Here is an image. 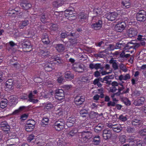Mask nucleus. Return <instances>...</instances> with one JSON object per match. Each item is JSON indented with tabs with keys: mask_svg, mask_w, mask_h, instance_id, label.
<instances>
[{
	"mask_svg": "<svg viewBox=\"0 0 146 146\" xmlns=\"http://www.w3.org/2000/svg\"><path fill=\"white\" fill-rule=\"evenodd\" d=\"M34 27L37 31L38 30L41 31L42 29V25L40 24V23L36 24Z\"/></svg>",
	"mask_w": 146,
	"mask_h": 146,
	"instance_id": "3c124183",
	"label": "nucleus"
},
{
	"mask_svg": "<svg viewBox=\"0 0 146 146\" xmlns=\"http://www.w3.org/2000/svg\"><path fill=\"white\" fill-rule=\"evenodd\" d=\"M102 135L104 139L107 140L110 138L111 137L112 133L111 130L106 129L103 130Z\"/></svg>",
	"mask_w": 146,
	"mask_h": 146,
	"instance_id": "9b49d317",
	"label": "nucleus"
},
{
	"mask_svg": "<svg viewBox=\"0 0 146 146\" xmlns=\"http://www.w3.org/2000/svg\"><path fill=\"white\" fill-rule=\"evenodd\" d=\"M118 15L116 12H110L106 14V18L108 20L113 21L115 20Z\"/></svg>",
	"mask_w": 146,
	"mask_h": 146,
	"instance_id": "dca6fc26",
	"label": "nucleus"
},
{
	"mask_svg": "<svg viewBox=\"0 0 146 146\" xmlns=\"http://www.w3.org/2000/svg\"><path fill=\"white\" fill-rule=\"evenodd\" d=\"M44 108L47 110H50L54 106L53 104L51 102H47L43 104Z\"/></svg>",
	"mask_w": 146,
	"mask_h": 146,
	"instance_id": "c756f323",
	"label": "nucleus"
},
{
	"mask_svg": "<svg viewBox=\"0 0 146 146\" xmlns=\"http://www.w3.org/2000/svg\"><path fill=\"white\" fill-rule=\"evenodd\" d=\"M76 120V117L74 116H71L67 119L66 124L68 125H69L70 123L71 124L70 126H72L75 123Z\"/></svg>",
	"mask_w": 146,
	"mask_h": 146,
	"instance_id": "393cba45",
	"label": "nucleus"
},
{
	"mask_svg": "<svg viewBox=\"0 0 146 146\" xmlns=\"http://www.w3.org/2000/svg\"><path fill=\"white\" fill-rule=\"evenodd\" d=\"M73 69L75 71L79 73H82L83 71V68L81 65H79L77 66H75L74 65L73 66Z\"/></svg>",
	"mask_w": 146,
	"mask_h": 146,
	"instance_id": "c9c22d12",
	"label": "nucleus"
},
{
	"mask_svg": "<svg viewBox=\"0 0 146 146\" xmlns=\"http://www.w3.org/2000/svg\"><path fill=\"white\" fill-rule=\"evenodd\" d=\"M123 46V44L117 42L116 44L115 45V49H120Z\"/></svg>",
	"mask_w": 146,
	"mask_h": 146,
	"instance_id": "680f3d73",
	"label": "nucleus"
},
{
	"mask_svg": "<svg viewBox=\"0 0 146 146\" xmlns=\"http://www.w3.org/2000/svg\"><path fill=\"white\" fill-rule=\"evenodd\" d=\"M26 124L29 125L35 126V122L33 119H29L27 121Z\"/></svg>",
	"mask_w": 146,
	"mask_h": 146,
	"instance_id": "8fccbe9b",
	"label": "nucleus"
},
{
	"mask_svg": "<svg viewBox=\"0 0 146 146\" xmlns=\"http://www.w3.org/2000/svg\"><path fill=\"white\" fill-rule=\"evenodd\" d=\"M101 64L100 63H97L95 64V69L96 70H98L99 68L102 69L103 67H101Z\"/></svg>",
	"mask_w": 146,
	"mask_h": 146,
	"instance_id": "e2e57ef3",
	"label": "nucleus"
},
{
	"mask_svg": "<svg viewBox=\"0 0 146 146\" xmlns=\"http://www.w3.org/2000/svg\"><path fill=\"white\" fill-rule=\"evenodd\" d=\"M33 95L32 94V93L31 91L28 95L29 101L35 104L38 102V100L37 99L33 98Z\"/></svg>",
	"mask_w": 146,
	"mask_h": 146,
	"instance_id": "e433bc0d",
	"label": "nucleus"
},
{
	"mask_svg": "<svg viewBox=\"0 0 146 146\" xmlns=\"http://www.w3.org/2000/svg\"><path fill=\"white\" fill-rule=\"evenodd\" d=\"M6 76L4 72L2 71H0V82H2L6 79Z\"/></svg>",
	"mask_w": 146,
	"mask_h": 146,
	"instance_id": "de8ad7c7",
	"label": "nucleus"
},
{
	"mask_svg": "<svg viewBox=\"0 0 146 146\" xmlns=\"http://www.w3.org/2000/svg\"><path fill=\"white\" fill-rule=\"evenodd\" d=\"M132 123V125L139 127L142 126L143 122L141 120L135 119L133 121Z\"/></svg>",
	"mask_w": 146,
	"mask_h": 146,
	"instance_id": "c85d7f7f",
	"label": "nucleus"
},
{
	"mask_svg": "<svg viewBox=\"0 0 146 146\" xmlns=\"http://www.w3.org/2000/svg\"><path fill=\"white\" fill-rule=\"evenodd\" d=\"M82 82H89V78L88 77H83L81 79Z\"/></svg>",
	"mask_w": 146,
	"mask_h": 146,
	"instance_id": "0e129e2a",
	"label": "nucleus"
},
{
	"mask_svg": "<svg viewBox=\"0 0 146 146\" xmlns=\"http://www.w3.org/2000/svg\"><path fill=\"white\" fill-rule=\"evenodd\" d=\"M139 133L141 136L146 135V128L141 130L139 132Z\"/></svg>",
	"mask_w": 146,
	"mask_h": 146,
	"instance_id": "4d7b16f0",
	"label": "nucleus"
},
{
	"mask_svg": "<svg viewBox=\"0 0 146 146\" xmlns=\"http://www.w3.org/2000/svg\"><path fill=\"white\" fill-rule=\"evenodd\" d=\"M123 8H128L130 6V3H127L122 4Z\"/></svg>",
	"mask_w": 146,
	"mask_h": 146,
	"instance_id": "338daca9",
	"label": "nucleus"
},
{
	"mask_svg": "<svg viewBox=\"0 0 146 146\" xmlns=\"http://www.w3.org/2000/svg\"><path fill=\"white\" fill-rule=\"evenodd\" d=\"M55 96L58 100L62 99L64 97V91L62 89H58L55 91Z\"/></svg>",
	"mask_w": 146,
	"mask_h": 146,
	"instance_id": "6e6552de",
	"label": "nucleus"
},
{
	"mask_svg": "<svg viewBox=\"0 0 146 146\" xmlns=\"http://www.w3.org/2000/svg\"><path fill=\"white\" fill-rule=\"evenodd\" d=\"M139 46V45L138 44H133L129 42L125 46V48L127 49H130L133 48L136 50Z\"/></svg>",
	"mask_w": 146,
	"mask_h": 146,
	"instance_id": "4be33fe9",
	"label": "nucleus"
},
{
	"mask_svg": "<svg viewBox=\"0 0 146 146\" xmlns=\"http://www.w3.org/2000/svg\"><path fill=\"white\" fill-rule=\"evenodd\" d=\"M34 127L35 126L34 125H29L26 124L25 126V129L27 131L30 132L33 130Z\"/></svg>",
	"mask_w": 146,
	"mask_h": 146,
	"instance_id": "49530a36",
	"label": "nucleus"
},
{
	"mask_svg": "<svg viewBox=\"0 0 146 146\" xmlns=\"http://www.w3.org/2000/svg\"><path fill=\"white\" fill-rule=\"evenodd\" d=\"M104 126L101 123L98 124L97 126L95 127L94 128V131L97 133L99 131H101L103 127Z\"/></svg>",
	"mask_w": 146,
	"mask_h": 146,
	"instance_id": "37998d69",
	"label": "nucleus"
},
{
	"mask_svg": "<svg viewBox=\"0 0 146 146\" xmlns=\"http://www.w3.org/2000/svg\"><path fill=\"white\" fill-rule=\"evenodd\" d=\"M127 33L129 37L132 38L137 35V31L135 29L131 28L128 30Z\"/></svg>",
	"mask_w": 146,
	"mask_h": 146,
	"instance_id": "f3484780",
	"label": "nucleus"
},
{
	"mask_svg": "<svg viewBox=\"0 0 146 146\" xmlns=\"http://www.w3.org/2000/svg\"><path fill=\"white\" fill-rule=\"evenodd\" d=\"M88 17V15L84 12H82L80 13L78 17L79 21L82 22H85V20L87 19Z\"/></svg>",
	"mask_w": 146,
	"mask_h": 146,
	"instance_id": "412c9836",
	"label": "nucleus"
},
{
	"mask_svg": "<svg viewBox=\"0 0 146 146\" xmlns=\"http://www.w3.org/2000/svg\"><path fill=\"white\" fill-rule=\"evenodd\" d=\"M128 49H127L125 48V46L124 48V50L120 54V56L121 58H125V52H129V51L128 50Z\"/></svg>",
	"mask_w": 146,
	"mask_h": 146,
	"instance_id": "09e8293b",
	"label": "nucleus"
},
{
	"mask_svg": "<svg viewBox=\"0 0 146 146\" xmlns=\"http://www.w3.org/2000/svg\"><path fill=\"white\" fill-rule=\"evenodd\" d=\"M51 15V14H50L49 12L46 13H42L40 16L41 21L44 24L48 22L50 19L52 17Z\"/></svg>",
	"mask_w": 146,
	"mask_h": 146,
	"instance_id": "20e7f679",
	"label": "nucleus"
},
{
	"mask_svg": "<svg viewBox=\"0 0 146 146\" xmlns=\"http://www.w3.org/2000/svg\"><path fill=\"white\" fill-rule=\"evenodd\" d=\"M110 89L109 91L112 93H114L117 90V89L116 87H110Z\"/></svg>",
	"mask_w": 146,
	"mask_h": 146,
	"instance_id": "774afa93",
	"label": "nucleus"
},
{
	"mask_svg": "<svg viewBox=\"0 0 146 146\" xmlns=\"http://www.w3.org/2000/svg\"><path fill=\"white\" fill-rule=\"evenodd\" d=\"M50 29L51 30L53 31H56L58 29V25L57 24H54L50 27Z\"/></svg>",
	"mask_w": 146,
	"mask_h": 146,
	"instance_id": "bf43d9fd",
	"label": "nucleus"
},
{
	"mask_svg": "<svg viewBox=\"0 0 146 146\" xmlns=\"http://www.w3.org/2000/svg\"><path fill=\"white\" fill-rule=\"evenodd\" d=\"M65 77L66 79L71 80L74 78V76L70 71H67L65 73Z\"/></svg>",
	"mask_w": 146,
	"mask_h": 146,
	"instance_id": "72a5a7b5",
	"label": "nucleus"
},
{
	"mask_svg": "<svg viewBox=\"0 0 146 146\" xmlns=\"http://www.w3.org/2000/svg\"><path fill=\"white\" fill-rule=\"evenodd\" d=\"M29 24V21L27 20L22 21L20 22L19 27L20 29H23Z\"/></svg>",
	"mask_w": 146,
	"mask_h": 146,
	"instance_id": "a878e982",
	"label": "nucleus"
},
{
	"mask_svg": "<svg viewBox=\"0 0 146 146\" xmlns=\"http://www.w3.org/2000/svg\"><path fill=\"white\" fill-rule=\"evenodd\" d=\"M50 62L55 64H60L61 63L62 60L60 58L58 55L51 56Z\"/></svg>",
	"mask_w": 146,
	"mask_h": 146,
	"instance_id": "a211bd4d",
	"label": "nucleus"
},
{
	"mask_svg": "<svg viewBox=\"0 0 146 146\" xmlns=\"http://www.w3.org/2000/svg\"><path fill=\"white\" fill-rule=\"evenodd\" d=\"M137 146H145V142L143 140H140L136 143Z\"/></svg>",
	"mask_w": 146,
	"mask_h": 146,
	"instance_id": "603ef678",
	"label": "nucleus"
},
{
	"mask_svg": "<svg viewBox=\"0 0 146 146\" xmlns=\"http://www.w3.org/2000/svg\"><path fill=\"white\" fill-rule=\"evenodd\" d=\"M114 132L117 133L120 132L121 129V125L119 124L113 125V129H112Z\"/></svg>",
	"mask_w": 146,
	"mask_h": 146,
	"instance_id": "4c0bfd02",
	"label": "nucleus"
},
{
	"mask_svg": "<svg viewBox=\"0 0 146 146\" xmlns=\"http://www.w3.org/2000/svg\"><path fill=\"white\" fill-rule=\"evenodd\" d=\"M126 25L123 20L119 21L115 25V30L118 32H121L125 29Z\"/></svg>",
	"mask_w": 146,
	"mask_h": 146,
	"instance_id": "39448f33",
	"label": "nucleus"
},
{
	"mask_svg": "<svg viewBox=\"0 0 146 146\" xmlns=\"http://www.w3.org/2000/svg\"><path fill=\"white\" fill-rule=\"evenodd\" d=\"M13 80L12 79H8L5 83V87L7 88H11L13 86Z\"/></svg>",
	"mask_w": 146,
	"mask_h": 146,
	"instance_id": "ea45409f",
	"label": "nucleus"
},
{
	"mask_svg": "<svg viewBox=\"0 0 146 146\" xmlns=\"http://www.w3.org/2000/svg\"><path fill=\"white\" fill-rule=\"evenodd\" d=\"M23 50L25 52H30L32 50V46L31 43L28 41H26L22 43Z\"/></svg>",
	"mask_w": 146,
	"mask_h": 146,
	"instance_id": "0eeeda50",
	"label": "nucleus"
},
{
	"mask_svg": "<svg viewBox=\"0 0 146 146\" xmlns=\"http://www.w3.org/2000/svg\"><path fill=\"white\" fill-rule=\"evenodd\" d=\"M85 101V97L83 96H77L74 99V102L77 106L81 105Z\"/></svg>",
	"mask_w": 146,
	"mask_h": 146,
	"instance_id": "9d476101",
	"label": "nucleus"
},
{
	"mask_svg": "<svg viewBox=\"0 0 146 146\" xmlns=\"http://www.w3.org/2000/svg\"><path fill=\"white\" fill-rule=\"evenodd\" d=\"M74 11V9L73 7H69L64 11V16L67 19H70V17L75 16Z\"/></svg>",
	"mask_w": 146,
	"mask_h": 146,
	"instance_id": "423d86ee",
	"label": "nucleus"
},
{
	"mask_svg": "<svg viewBox=\"0 0 146 146\" xmlns=\"http://www.w3.org/2000/svg\"><path fill=\"white\" fill-rule=\"evenodd\" d=\"M46 76H47L46 75L44 72L43 71L38 72L37 73H36L35 74L34 76V80L35 82L36 78H38L42 80H44L47 78L46 77Z\"/></svg>",
	"mask_w": 146,
	"mask_h": 146,
	"instance_id": "2eb2a0df",
	"label": "nucleus"
},
{
	"mask_svg": "<svg viewBox=\"0 0 146 146\" xmlns=\"http://www.w3.org/2000/svg\"><path fill=\"white\" fill-rule=\"evenodd\" d=\"M0 128L4 131H9L10 127L6 121L2 122L0 124Z\"/></svg>",
	"mask_w": 146,
	"mask_h": 146,
	"instance_id": "f8f14e48",
	"label": "nucleus"
},
{
	"mask_svg": "<svg viewBox=\"0 0 146 146\" xmlns=\"http://www.w3.org/2000/svg\"><path fill=\"white\" fill-rule=\"evenodd\" d=\"M102 21L101 20H98L97 21L91 25L92 28L95 30L100 29L102 26Z\"/></svg>",
	"mask_w": 146,
	"mask_h": 146,
	"instance_id": "4468645a",
	"label": "nucleus"
},
{
	"mask_svg": "<svg viewBox=\"0 0 146 146\" xmlns=\"http://www.w3.org/2000/svg\"><path fill=\"white\" fill-rule=\"evenodd\" d=\"M44 69L46 71L50 72L52 70V64L50 62H47L43 65Z\"/></svg>",
	"mask_w": 146,
	"mask_h": 146,
	"instance_id": "5701e85b",
	"label": "nucleus"
},
{
	"mask_svg": "<svg viewBox=\"0 0 146 146\" xmlns=\"http://www.w3.org/2000/svg\"><path fill=\"white\" fill-rule=\"evenodd\" d=\"M102 13V10L100 8H95L93 10V13L95 14V16H94L93 19H94L96 17L99 16Z\"/></svg>",
	"mask_w": 146,
	"mask_h": 146,
	"instance_id": "2f4dec72",
	"label": "nucleus"
},
{
	"mask_svg": "<svg viewBox=\"0 0 146 146\" xmlns=\"http://www.w3.org/2000/svg\"><path fill=\"white\" fill-rule=\"evenodd\" d=\"M118 119L124 122L125 121L127 120V117L122 114L120 115Z\"/></svg>",
	"mask_w": 146,
	"mask_h": 146,
	"instance_id": "13d9d810",
	"label": "nucleus"
},
{
	"mask_svg": "<svg viewBox=\"0 0 146 146\" xmlns=\"http://www.w3.org/2000/svg\"><path fill=\"white\" fill-rule=\"evenodd\" d=\"M7 105V100H4L1 101L0 102V106L1 108L3 109L6 107Z\"/></svg>",
	"mask_w": 146,
	"mask_h": 146,
	"instance_id": "a18cd8bd",
	"label": "nucleus"
},
{
	"mask_svg": "<svg viewBox=\"0 0 146 146\" xmlns=\"http://www.w3.org/2000/svg\"><path fill=\"white\" fill-rule=\"evenodd\" d=\"M78 132L77 129L76 128L72 129L68 133V136L73 137L75 136Z\"/></svg>",
	"mask_w": 146,
	"mask_h": 146,
	"instance_id": "a19ab883",
	"label": "nucleus"
},
{
	"mask_svg": "<svg viewBox=\"0 0 146 146\" xmlns=\"http://www.w3.org/2000/svg\"><path fill=\"white\" fill-rule=\"evenodd\" d=\"M93 142L95 145H99L100 143V137L99 135L95 136L94 137Z\"/></svg>",
	"mask_w": 146,
	"mask_h": 146,
	"instance_id": "58836bf2",
	"label": "nucleus"
},
{
	"mask_svg": "<svg viewBox=\"0 0 146 146\" xmlns=\"http://www.w3.org/2000/svg\"><path fill=\"white\" fill-rule=\"evenodd\" d=\"M50 14H51V16H52L51 18H56L57 19L59 17V13L56 11L49 12Z\"/></svg>",
	"mask_w": 146,
	"mask_h": 146,
	"instance_id": "c03bdc74",
	"label": "nucleus"
},
{
	"mask_svg": "<svg viewBox=\"0 0 146 146\" xmlns=\"http://www.w3.org/2000/svg\"><path fill=\"white\" fill-rule=\"evenodd\" d=\"M115 103L113 102H112L111 101H109L107 103V106L108 107H110V106L114 107L115 106Z\"/></svg>",
	"mask_w": 146,
	"mask_h": 146,
	"instance_id": "69168bd1",
	"label": "nucleus"
},
{
	"mask_svg": "<svg viewBox=\"0 0 146 146\" xmlns=\"http://www.w3.org/2000/svg\"><path fill=\"white\" fill-rule=\"evenodd\" d=\"M55 48L57 51L61 52L64 51L65 50V46L64 45L61 44H57L55 45Z\"/></svg>",
	"mask_w": 146,
	"mask_h": 146,
	"instance_id": "cd10ccee",
	"label": "nucleus"
},
{
	"mask_svg": "<svg viewBox=\"0 0 146 146\" xmlns=\"http://www.w3.org/2000/svg\"><path fill=\"white\" fill-rule=\"evenodd\" d=\"M34 143L39 146L43 145L45 144V140L39 138H37L35 140Z\"/></svg>",
	"mask_w": 146,
	"mask_h": 146,
	"instance_id": "f704fd0d",
	"label": "nucleus"
},
{
	"mask_svg": "<svg viewBox=\"0 0 146 146\" xmlns=\"http://www.w3.org/2000/svg\"><path fill=\"white\" fill-rule=\"evenodd\" d=\"M70 44L74 45L77 43V40L76 38H70L69 40Z\"/></svg>",
	"mask_w": 146,
	"mask_h": 146,
	"instance_id": "6e6d98bb",
	"label": "nucleus"
},
{
	"mask_svg": "<svg viewBox=\"0 0 146 146\" xmlns=\"http://www.w3.org/2000/svg\"><path fill=\"white\" fill-rule=\"evenodd\" d=\"M123 102L127 106L130 105L131 104L130 101L127 98L124 100Z\"/></svg>",
	"mask_w": 146,
	"mask_h": 146,
	"instance_id": "052dcab7",
	"label": "nucleus"
},
{
	"mask_svg": "<svg viewBox=\"0 0 146 146\" xmlns=\"http://www.w3.org/2000/svg\"><path fill=\"white\" fill-rule=\"evenodd\" d=\"M137 20L139 21H144L146 19V12L143 10H140L136 14Z\"/></svg>",
	"mask_w": 146,
	"mask_h": 146,
	"instance_id": "7ed1b4c3",
	"label": "nucleus"
},
{
	"mask_svg": "<svg viewBox=\"0 0 146 146\" xmlns=\"http://www.w3.org/2000/svg\"><path fill=\"white\" fill-rule=\"evenodd\" d=\"M17 17L19 18H23L27 19L28 18L29 14L28 12H20L17 13Z\"/></svg>",
	"mask_w": 146,
	"mask_h": 146,
	"instance_id": "bb28decb",
	"label": "nucleus"
},
{
	"mask_svg": "<svg viewBox=\"0 0 146 146\" xmlns=\"http://www.w3.org/2000/svg\"><path fill=\"white\" fill-rule=\"evenodd\" d=\"M17 13L14 12V10L10 8L6 13V15L7 16L12 17V18H15L17 16Z\"/></svg>",
	"mask_w": 146,
	"mask_h": 146,
	"instance_id": "7c9ffc66",
	"label": "nucleus"
},
{
	"mask_svg": "<svg viewBox=\"0 0 146 146\" xmlns=\"http://www.w3.org/2000/svg\"><path fill=\"white\" fill-rule=\"evenodd\" d=\"M50 52L46 49H40L38 52V55L40 56L43 58H45L46 57H48L50 56L49 54Z\"/></svg>",
	"mask_w": 146,
	"mask_h": 146,
	"instance_id": "ddd939ff",
	"label": "nucleus"
},
{
	"mask_svg": "<svg viewBox=\"0 0 146 146\" xmlns=\"http://www.w3.org/2000/svg\"><path fill=\"white\" fill-rule=\"evenodd\" d=\"M145 100V99L144 97H141L140 99L135 100L133 104L136 106H141L143 104Z\"/></svg>",
	"mask_w": 146,
	"mask_h": 146,
	"instance_id": "b1692460",
	"label": "nucleus"
},
{
	"mask_svg": "<svg viewBox=\"0 0 146 146\" xmlns=\"http://www.w3.org/2000/svg\"><path fill=\"white\" fill-rule=\"evenodd\" d=\"M65 125V122L63 119H59L56 121L53 125V127L57 131H59L63 129Z\"/></svg>",
	"mask_w": 146,
	"mask_h": 146,
	"instance_id": "f03ea898",
	"label": "nucleus"
},
{
	"mask_svg": "<svg viewBox=\"0 0 146 146\" xmlns=\"http://www.w3.org/2000/svg\"><path fill=\"white\" fill-rule=\"evenodd\" d=\"M20 5L23 9L26 10L30 9L32 7V5L30 3L25 0L21 3Z\"/></svg>",
	"mask_w": 146,
	"mask_h": 146,
	"instance_id": "1a4fd4ad",
	"label": "nucleus"
},
{
	"mask_svg": "<svg viewBox=\"0 0 146 146\" xmlns=\"http://www.w3.org/2000/svg\"><path fill=\"white\" fill-rule=\"evenodd\" d=\"M41 40L44 44H48L50 42L48 35L46 33H43L41 36Z\"/></svg>",
	"mask_w": 146,
	"mask_h": 146,
	"instance_id": "6ab92c4d",
	"label": "nucleus"
},
{
	"mask_svg": "<svg viewBox=\"0 0 146 146\" xmlns=\"http://www.w3.org/2000/svg\"><path fill=\"white\" fill-rule=\"evenodd\" d=\"M80 116L86 119L87 118L89 114L88 113V110L84 108L82 109L80 111Z\"/></svg>",
	"mask_w": 146,
	"mask_h": 146,
	"instance_id": "aec40b11",
	"label": "nucleus"
},
{
	"mask_svg": "<svg viewBox=\"0 0 146 146\" xmlns=\"http://www.w3.org/2000/svg\"><path fill=\"white\" fill-rule=\"evenodd\" d=\"M96 113L94 111H91L89 114V117L91 119H93L95 117Z\"/></svg>",
	"mask_w": 146,
	"mask_h": 146,
	"instance_id": "5fc2aeb1",
	"label": "nucleus"
},
{
	"mask_svg": "<svg viewBox=\"0 0 146 146\" xmlns=\"http://www.w3.org/2000/svg\"><path fill=\"white\" fill-rule=\"evenodd\" d=\"M35 137V136H34L33 134H31L29 135L27 137V140L28 142H31L33 140L35 139L34 138Z\"/></svg>",
	"mask_w": 146,
	"mask_h": 146,
	"instance_id": "864d4df0",
	"label": "nucleus"
},
{
	"mask_svg": "<svg viewBox=\"0 0 146 146\" xmlns=\"http://www.w3.org/2000/svg\"><path fill=\"white\" fill-rule=\"evenodd\" d=\"M49 119L48 117H43L41 121V124L43 126L44 125H47L49 123Z\"/></svg>",
	"mask_w": 146,
	"mask_h": 146,
	"instance_id": "79ce46f5",
	"label": "nucleus"
},
{
	"mask_svg": "<svg viewBox=\"0 0 146 146\" xmlns=\"http://www.w3.org/2000/svg\"><path fill=\"white\" fill-rule=\"evenodd\" d=\"M92 134L89 131H84L79 133L78 137L81 142L86 143L92 138Z\"/></svg>",
	"mask_w": 146,
	"mask_h": 146,
	"instance_id": "f257e3e1",
	"label": "nucleus"
},
{
	"mask_svg": "<svg viewBox=\"0 0 146 146\" xmlns=\"http://www.w3.org/2000/svg\"><path fill=\"white\" fill-rule=\"evenodd\" d=\"M109 63L112 64V67L114 70H116L118 69V64L116 62V60H113L112 58L109 61Z\"/></svg>",
	"mask_w": 146,
	"mask_h": 146,
	"instance_id": "473e14b6",
	"label": "nucleus"
}]
</instances>
